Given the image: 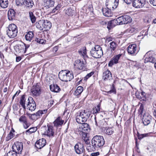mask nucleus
I'll return each mask as SVG.
<instances>
[{
	"mask_svg": "<svg viewBox=\"0 0 156 156\" xmlns=\"http://www.w3.org/2000/svg\"><path fill=\"white\" fill-rule=\"evenodd\" d=\"M44 20H40L36 23V27L40 30L44 29Z\"/></svg>",
	"mask_w": 156,
	"mask_h": 156,
	"instance_id": "29",
	"label": "nucleus"
},
{
	"mask_svg": "<svg viewBox=\"0 0 156 156\" xmlns=\"http://www.w3.org/2000/svg\"><path fill=\"white\" fill-rule=\"evenodd\" d=\"M24 5L27 7L31 8L34 5V2L32 0H24Z\"/></svg>",
	"mask_w": 156,
	"mask_h": 156,
	"instance_id": "31",
	"label": "nucleus"
},
{
	"mask_svg": "<svg viewBox=\"0 0 156 156\" xmlns=\"http://www.w3.org/2000/svg\"><path fill=\"white\" fill-rule=\"evenodd\" d=\"M105 133L108 135H111L113 133L112 129L111 128H108L106 129Z\"/></svg>",
	"mask_w": 156,
	"mask_h": 156,
	"instance_id": "44",
	"label": "nucleus"
},
{
	"mask_svg": "<svg viewBox=\"0 0 156 156\" xmlns=\"http://www.w3.org/2000/svg\"><path fill=\"white\" fill-rule=\"evenodd\" d=\"M83 87L82 86H80L78 87L74 92V94L76 96L80 95L83 92Z\"/></svg>",
	"mask_w": 156,
	"mask_h": 156,
	"instance_id": "32",
	"label": "nucleus"
},
{
	"mask_svg": "<svg viewBox=\"0 0 156 156\" xmlns=\"http://www.w3.org/2000/svg\"><path fill=\"white\" fill-rule=\"evenodd\" d=\"M23 124L24 128L25 129H27L30 125V123L28 122L27 121Z\"/></svg>",
	"mask_w": 156,
	"mask_h": 156,
	"instance_id": "54",
	"label": "nucleus"
},
{
	"mask_svg": "<svg viewBox=\"0 0 156 156\" xmlns=\"http://www.w3.org/2000/svg\"><path fill=\"white\" fill-rule=\"evenodd\" d=\"M29 117L32 119L33 120H36L38 119L36 113H34L32 114H30L29 115Z\"/></svg>",
	"mask_w": 156,
	"mask_h": 156,
	"instance_id": "47",
	"label": "nucleus"
},
{
	"mask_svg": "<svg viewBox=\"0 0 156 156\" xmlns=\"http://www.w3.org/2000/svg\"><path fill=\"white\" fill-rule=\"evenodd\" d=\"M43 134L49 138H52L55 135V130L52 126H47Z\"/></svg>",
	"mask_w": 156,
	"mask_h": 156,
	"instance_id": "7",
	"label": "nucleus"
},
{
	"mask_svg": "<svg viewBox=\"0 0 156 156\" xmlns=\"http://www.w3.org/2000/svg\"><path fill=\"white\" fill-rule=\"evenodd\" d=\"M50 88L51 91L56 93L58 92L61 90L57 84H55L51 85Z\"/></svg>",
	"mask_w": 156,
	"mask_h": 156,
	"instance_id": "25",
	"label": "nucleus"
},
{
	"mask_svg": "<svg viewBox=\"0 0 156 156\" xmlns=\"http://www.w3.org/2000/svg\"><path fill=\"white\" fill-rule=\"evenodd\" d=\"M0 5L3 8H7L8 5V0H0Z\"/></svg>",
	"mask_w": 156,
	"mask_h": 156,
	"instance_id": "33",
	"label": "nucleus"
},
{
	"mask_svg": "<svg viewBox=\"0 0 156 156\" xmlns=\"http://www.w3.org/2000/svg\"><path fill=\"white\" fill-rule=\"evenodd\" d=\"M35 41L39 44H43L44 43L45 41L43 39H38L37 38H36Z\"/></svg>",
	"mask_w": 156,
	"mask_h": 156,
	"instance_id": "52",
	"label": "nucleus"
},
{
	"mask_svg": "<svg viewBox=\"0 0 156 156\" xmlns=\"http://www.w3.org/2000/svg\"><path fill=\"white\" fill-rule=\"evenodd\" d=\"M46 140L44 138L40 139L36 143L35 146L38 149H41L44 147L46 144Z\"/></svg>",
	"mask_w": 156,
	"mask_h": 156,
	"instance_id": "20",
	"label": "nucleus"
},
{
	"mask_svg": "<svg viewBox=\"0 0 156 156\" xmlns=\"http://www.w3.org/2000/svg\"><path fill=\"white\" fill-rule=\"evenodd\" d=\"M24 0H16V3L17 5H22L24 4Z\"/></svg>",
	"mask_w": 156,
	"mask_h": 156,
	"instance_id": "48",
	"label": "nucleus"
},
{
	"mask_svg": "<svg viewBox=\"0 0 156 156\" xmlns=\"http://www.w3.org/2000/svg\"><path fill=\"white\" fill-rule=\"evenodd\" d=\"M44 29L45 30H48L50 29L51 27V22L48 20H44Z\"/></svg>",
	"mask_w": 156,
	"mask_h": 156,
	"instance_id": "27",
	"label": "nucleus"
},
{
	"mask_svg": "<svg viewBox=\"0 0 156 156\" xmlns=\"http://www.w3.org/2000/svg\"><path fill=\"white\" fill-rule=\"evenodd\" d=\"M34 36V33L32 31L28 32L25 35L26 40L28 41H31Z\"/></svg>",
	"mask_w": 156,
	"mask_h": 156,
	"instance_id": "28",
	"label": "nucleus"
},
{
	"mask_svg": "<svg viewBox=\"0 0 156 156\" xmlns=\"http://www.w3.org/2000/svg\"><path fill=\"white\" fill-rule=\"evenodd\" d=\"M28 100L30 101H29V103L27 104V108L31 111H34L36 109V106L35 101L31 97H29Z\"/></svg>",
	"mask_w": 156,
	"mask_h": 156,
	"instance_id": "17",
	"label": "nucleus"
},
{
	"mask_svg": "<svg viewBox=\"0 0 156 156\" xmlns=\"http://www.w3.org/2000/svg\"><path fill=\"white\" fill-rule=\"evenodd\" d=\"M96 148V147H95L93 146V144H92V145L91 146L89 144H88V145L87 144V146L86 147V149L88 152H91L95 150Z\"/></svg>",
	"mask_w": 156,
	"mask_h": 156,
	"instance_id": "38",
	"label": "nucleus"
},
{
	"mask_svg": "<svg viewBox=\"0 0 156 156\" xmlns=\"http://www.w3.org/2000/svg\"><path fill=\"white\" fill-rule=\"evenodd\" d=\"M79 53L81 55H82L84 58L86 57H87L86 55V48L85 47H83V48L81 49L79 51Z\"/></svg>",
	"mask_w": 156,
	"mask_h": 156,
	"instance_id": "35",
	"label": "nucleus"
},
{
	"mask_svg": "<svg viewBox=\"0 0 156 156\" xmlns=\"http://www.w3.org/2000/svg\"><path fill=\"white\" fill-rule=\"evenodd\" d=\"M19 121L20 122L23 123L27 121V119L25 116L22 115L19 119Z\"/></svg>",
	"mask_w": 156,
	"mask_h": 156,
	"instance_id": "46",
	"label": "nucleus"
},
{
	"mask_svg": "<svg viewBox=\"0 0 156 156\" xmlns=\"http://www.w3.org/2000/svg\"><path fill=\"white\" fill-rule=\"evenodd\" d=\"M24 46L25 48V50L24 51V53H25L27 49L30 46L28 45H26V44H24Z\"/></svg>",
	"mask_w": 156,
	"mask_h": 156,
	"instance_id": "61",
	"label": "nucleus"
},
{
	"mask_svg": "<svg viewBox=\"0 0 156 156\" xmlns=\"http://www.w3.org/2000/svg\"><path fill=\"white\" fill-rule=\"evenodd\" d=\"M12 148L13 151L17 154H21L23 148V144L22 142H17L13 145Z\"/></svg>",
	"mask_w": 156,
	"mask_h": 156,
	"instance_id": "8",
	"label": "nucleus"
},
{
	"mask_svg": "<svg viewBox=\"0 0 156 156\" xmlns=\"http://www.w3.org/2000/svg\"><path fill=\"white\" fill-rule=\"evenodd\" d=\"M151 120V116L148 113H146L143 115L142 122L144 125L147 126L150 123Z\"/></svg>",
	"mask_w": 156,
	"mask_h": 156,
	"instance_id": "18",
	"label": "nucleus"
},
{
	"mask_svg": "<svg viewBox=\"0 0 156 156\" xmlns=\"http://www.w3.org/2000/svg\"><path fill=\"white\" fill-rule=\"evenodd\" d=\"M120 56L121 55L120 54L114 56L112 59L109 62L108 64V66L111 67L114 64L117 63Z\"/></svg>",
	"mask_w": 156,
	"mask_h": 156,
	"instance_id": "23",
	"label": "nucleus"
},
{
	"mask_svg": "<svg viewBox=\"0 0 156 156\" xmlns=\"http://www.w3.org/2000/svg\"><path fill=\"white\" fill-rule=\"evenodd\" d=\"M145 60L147 62H149L153 63H155L156 61L155 58L152 56L145 57Z\"/></svg>",
	"mask_w": 156,
	"mask_h": 156,
	"instance_id": "40",
	"label": "nucleus"
},
{
	"mask_svg": "<svg viewBox=\"0 0 156 156\" xmlns=\"http://www.w3.org/2000/svg\"><path fill=\"white\" fill-rule=\"evenodd\" d=\"M7 34L10 38H14L16 36L18 33L17 27L14 24H10L6 30Z\"/></svg>",
	"mask_w": 156,
	"mask_h": 156,
	"instance_id": "5",
	"label": "nucleus"
},
{
	"mask_svg": "<svg viewBox=\"0 0 156 156\" xmlns=\"http://www.w3.org/2000/svg\"><path fill=\"white\" fill-rule=\"evenodd\" d=\"M17 154L13 150L12 151H9L7 154V156H17Z\"/></svg>",
	"mask_w": 156,
	"mask_h": 156,
	"instance_id": "51",
	"label": "nucleus"
},
{
	"mask_svg": "<svg viewBox=\"0 0 156 156\" xmlns=\"http://www.w3.org/2000/svg\"><path fill=\"white\" fill-rule=\"evenodd\" d=\"M66 13L68 16H72L73 15V10L70 8H69L66 10Z\"/></svg>",
	"mask_w": 156,
	"mask_h": 156,
	"instance_id": "50",
	"label": "nucleus"
},
{
	"mask_svg": "<svg viewBox=\"0 0 156 156\" xmlns=\"http://www.w3.org/2000/svg\"><path fill=\"white\" fill-rule=\"evenodd\" d=\"M118 25L117 19H114L108 22L107 28L110 30L116 25Z\"/></svg>",
	"mask_w": 156,
	"mask_h": 156,
	"instance_id": "24",
	"label": "nucleus"
},
{
	"mask_svg": "<svg viewBox=\"0 0 156 156\" xmlns=\"http://www.w3.org/2000/svg\"><path fill=\"white\" fill-rule=\"evenodd\" d=\"M21 59V57L18 56L16 58V61L17 62H19L20 61Z\"/></svg>",
	"mask_w": 156,
	"mask_h": 156,
	"instance_id": "63",
	"label": "nucleus"
},
{
	"mask_svg": "<svg viewBox=\"0 0 156 156\" xmlns=\"http://www.w3.org/2000/svg\"><path fill=\"white\" fill-rule=\"evenodd\" d=\"M74 66L80 70H85L86 67V62L85 61H81L78 59L76 61Z\"/></svg>",
	"mask_w": 156,
	"mask_h": 156,
	"instance_id": "14",
	"label": "nucleus"
},
{
	"mask_svg": "<svg viewBox=\"0 0 156 156\" xmlns=\"http://www.w3.org/2000/svg\"><path fill=\"white\" fill-rule=\"evenodd\" d=\"M145 3V0H134L133 2V5L135 8H140L144 7Z\"/></svg>",
	"mask_w": 156,
	"mask_h": 156,
	"instance_id": "16",
	"label": "nucleus"
},
{
	"mask_svg": "<svg viewBox=\"0 0 156 156\" xmlns=\"http://www.w3.org/2000/svg\"><path fill=\"white\" fill-rule=\"evenodd\" d=\"M55 3V0H46L44 4L45 7L50 8L53 6Z\"/></svg>",
	"mask_w": 156,
	"mask_h": 156,
	"instance_id": "30",
	"label": "nucleus"
},
{
	"mask_svg": "<svg viewBox=\"0 0 156 156\" xmlns=\"http://www.w3.org/2000/svg\"><path fill=\"white\" fill-rule=\"evenodd\" d=\"M24 45H19L16 46L15 48L16 51L19 53L23 52V51Z\"/></svg>",
	"mask_w": 156,
	"mask_h": 156,
	"instance_id": "37",
	"label": "nucleus"
},
{
	"mask_svg": "<svg viewBox=\"0 0 156 156\" xmlns=\"http://www.w3.org/2000/svg\"><path fill=\"white\" fill-rule=\"evenodd\" d=\"M127 51L129 55H135L138 52L136 44H133L129 45L127 47Z\"/></svg>",
	"mask_w": 156,
	"mask_h": 156,
	"instance_id": "10",
	"label": "nucleus"
},
{
	"mask_svg": "<svg viewBox=\"0 0 156 156\" xmlns=\"http://www.w3.org/2000/svg\"><path fill=\"white\" fill-rule=\"evenodd\" d=\"M116 19L118 25L127 24L132 21L131 18L127 15H124L120 16Z\"/></svg>",
	"mask_w": 156,
	"mask_h": 156,
	"instance_id": "6",
	"label": "nucleus"
},
{
	"mask_svg": "<svg viewBox=\"0 0 156 156\" xmlns=\"http://www.w3.org/2000/svg\"><path fill=\"white\" fill-rule=\"evenodd\" d=\"M97 120L98 123V126H100L102 125L103 122V116H101Z\"/></svg>",
	"mask_w": 156,
	"mask_h": 156,
	"instance_id": "45",
	"label": "nucleus"
},
{
	"mask_svg": "<svg viewBox=\"0 0 156 156\" xmlns=\"http://www.w3.org/2000/svg\"><path fill=\"white\" fill-rule=\"evenodd\" d=\"M37 130V127H33L27 130L26 131V133L27 135H30L35 132Z\"/></svg>",
	"mask_w": 156,
	"mask_h": 156,
	"instance_id": "36",
	"label": "nucleus"
},
{
	"mask_svg": "<svg viewBox=\"0 0 156 156\" xmlns=\"http://www.w3.org/2000/svg\"><path fill=\"white\" fill-rule=\"evenodd\" d=\"M91 114V112L87 110H84L82 112L77 113L76 118V122L80 124L85 122L89 118Z\"/></svg>",
	"mask_w": 156,
	"mask_h": 156,
	"instance_id": "2",
	"label": "nucleus"
},
{
	"mask_svg": "<svg viewBox=\"0 0 156 156\" xmlns=\"http://www.w3.org/2000/svg\"><path fill=\"white\" fill-rule=\"evenodd\" d=\"M149 2L153 5L156 6V0H149Z\"/></svg>",
	"mask_w": 156,
	"mask_h": 156,
	"instance_id": "57",
	"label": "nucleus"
},
{
	"mask_svg": "<svg viewBox=\"0 0 156 156\" xmlns=\"http://www.w3.org/2000/svg\"><path fill=\"white\" fill-rule=\"evenodd\" d=\"M101 104V103H99L98 105H97L95 107L93 108V114H94L97 113H99L101 112V108H100Z\"/></svg>",
	"mask_w": 156,
	"mask_h": 156,
	"instance_id": "34",
	"label": "nucleus"
},
{
	"mask_svg": "<svg viewBox=\"0 0 156 156\" xmlns=\"http://www.w3.org/2000/svg\"><path fill=\"white\" fill-rule=\"evenodd\" d=\"M28 99L29 97L28 98H26L25 95H23L20 98V103L24 109H26L25 105H26L27 107V104L29 103V101H30L28 100Z\"/></svg>",
	"mask_w": 156,
	"mask_h": 156,
	"instance_id": "19",
	"label": "nucleus"
},
{
	"mask_svg": "<svg viewBox=\"0 0 156 156\" xmlns=\"http://www.w3.org/2000/svg\"><path fill=\"white\" fill-rule=\"evenodd\" d=\"M102 79L104 81L110 80L112 79V73L108 69L104 71L102 75Z\"/></svg>",
	"mask_w": 156,
	"mask_h": 156,
	"instance_id": "15",
	"label": "nucleus"
},
{
	"mask_svg": "<svg viewBox=\"0 0 156 156\" xmlns=\"http://www.w3.org/2000/svg\"><path fill=\"white\" fill-rule=\"evenodd\" d=\"M106 41L109 42L110 41H111L112 40V38L109 36H107L105 37Z\"/></svg>",
	"mask_w": 156,
	"mask_h": 156,
	"instance_id": "58",
	"label": "nucleus"
},
{
	"mask_svg": "<svg viewBox=\"0 0 156 156\" xmlns=\"http://www.w3.org/2000/svg\"><path fill=\"white\" fill-rule=\"evenodd\" d=\"M93 72H91L87 75L84 78V80H87L93 74Z\"/></svg>",
	"mask_w": 156,
	"mask_h": 156,
	"instance_id": "55",
	"label": "nucleus"
},
{
	"mask_svg": "<svg viewBox=\"0 0 156 156\" xmlns=\"http://www.w3.org/2000/svg\"><path fill=\"white\" fill-rule=\"evenodd\" d=\"M117 47V44L115 42L112 41L110 43V48L111 50H108L106 52L107 55L109 57H111L114 54V51L116 50Z\"/></svg>",
	"mask_w": 156,
	"mask_h": 156,
	"instance_id": "13",
	"label": "nucleus"
},
{
	"mask_svg": "<svg viewBox=\"0 0 156 156\" xmlns=\"http://www.w3.org/2000/svg\"><path fill=\"white\" fill-rule=\"evenodd\" d=\"M74 149L76 152L78 154L83 153L85 151L83 144L80 142L77 143L75 145Z\"/></svg>",
	"mask_w": 156,
	"mask_h": 156,
	"instance_id": "12",
	"label": "nucleus"
},
{
	"mask_svg": "<svg viewBox=\"0 0 156 156\" xmlns=\"http://www.w3.org/2000/svg\"><path fill=\"white\" fill-rule=\"evenodd\" d=\"M82 124L80 125L78 128V130L79 132L81 133L83 135L85 136L87 134L88 130L89 129V125L86 123H82Z\"/></svg>",
	"mask_w": 156,
	"mask_h": 156,
	"instance_id": "11",
	"label": "nucleus"
},
{
	"mask_svg": "<svg viewBox=\"0 0 156 156\" xmlns=\"http://www.w3.org/2000/svg\"><path fill=\"white\" fill-rule=\"evenodd\" d=\"M31 92L34 96L36 97L39 96L41 93L40 84L37 83L35 85H33L31 89Z\"/></svg>",
	"mask_w": 156,
	"mask_h": 156,
	"instance_id": "9",
	"label": "nucleus"
},
{
	"mask_svg": "<svg viewBox=\"0 0 156 156\" xmlns=\"http://www.w3.org/2000/svg\"><path fill=\"white\" fill-rule=\"evenodd\" d=\"M94 120L95 122V125L96 126H98V120L96 119V116L94 117Z\"/></svg>",
	"mask_w": 156,
	"mask_h": 156,
	"instance_id": "62",
	"label": "nucleus"
},
{
	"mask_svg": "<svg viewBox=\"0 0 156 156\" xmlns=\"http://www.w3.org/2000/svg\"><path fill=\"white\" fill-rule=\"evenodd\" d=\"M29 17L31 22L34 23L35 22L36 20V18L32 12H29Z\"/></svg>",
	"mask_w": 156,
	"mask_h": 156,
	"instance_id": "39",
	"label": "nucleus"
},
{
	"mask_svg": "<svg viewBox=\"0 0 156 156\" xmlns=\"http://www.w3.org/2000/svg\"><path fill=\"white\" fill-rule=\"evenodd\" d=\"M127 4H130L131 3L133 0H123Z\"/></svg>",
	"mask_w": 156,
	"mask_h": 156,
	"instance_id": "59",
	"label": "nucleus"
},
{
	"mask_svg": "<svg viewBox=\"0 0 156 156\" xmlns=\"http://www.w3.org/2000/svg\"><path fill=\"white\" fill-rule=\"evenodd\" d=\"M119 0H106V8H103L102 9L103 14L105 16L109 17L110 10L112 8L113 9L117 8L119 4Z\"/></svg>",
	"mask_w": 156,
	"mask_h": 156,
	"instance_id": "1",
	"label": "nucleus"
},
{
	"mask_svg": "<svg viewBox=\"0 0 156 156\" xmlns=\"http://www.w3.org/2000/svg\"><path fill=\"white\" fill-rule=\"evenodd\" d=\"M61 5L59 4L54 9L52 10V13H55L56 11H58V10L61 8Z\"/></svg>",
	"mask_w": 156,
	"mask_h": 156,
	"instance_id": "53",
	"label": "nucleus"
},
{
	"mask_svg": "<svg viewBox=\"0 0 156 156\" xmlns=\"http://www.w3.org/2000/svg\"><path fill=\"white\" fill-rule=\"evenodd\" d=\"M15 13L14 11L11 9L9 10L8 13V19L9 20H12L15 18Z\"/></svg>",
	"mask_w": 156,
	"mask_h": 156,
	"instance_id": "26",
	"label": "nucleus"
},
{
	"mask_svg": "<svg viewBox=\"0 0 156 156\" xmlns=\"http://www.w3.org/2000/svg\"><path fill=\"white\" fill-rule=\"evenodd\" d=\"M90 54L91 55L94 57L96 58H100L103 55V51H97L91 50Z\"/></svg>",
	"mask_w": 156,
	"mask_h": 156,
	"instance_id": "21",
	"label": "nucleus"
},
{
	"mask_svg": "<svg viewBox=\"0 0 156 156\" xmlns=\"http://www.w3.org/2000/svg\"><path fill=\"white\" fill-rule=\"evenodd\" d=\"M58 49V46H55L53 48V51L56 52Z\"/></svg>",
	"mask_w": 156,
	"mask_h": 156,
	"instance_id": "64",
	"label": "nucleus"
},
{
	"mask_svg": "<svg viewBox=\"0 0 156 156\" xmlns=\"http://www.w3.org/2000/svg\"><path fill=\"white\" fill-rule=\"evenodd\" d=\"M59 79L62 81L67 82L70 81L73 78V73L69 71L63 70L59 73Z\"/></svg>",
	"mask_w": 156,
	"mask_h": 156,
	"instance_id": "3",
	"label": "nucleus"
},
{
	"mask_svg": "<svg viewBox=\"0 0 156 156\" xmlns=\"http://www.w3.org/2000/svg\"><path fill=\"white\" fill-rule=\"evenodd\" d=\"M146 134H138L137 135L138 138L139 139H142L143 138L146 136Z\"/></svg>",
	"mask_w": 156,
	"mask_h": 156,
	"instance_id": "56",
	"label": "nucleus"
},
{
	"mask_svg": "<svg viewBox=\"0 0 156 156\" xmlns=\"http://www.w3.org/2000/svg\"><path fill=\"white\" fill-rule=\"evenodd\" d=\"M64 120H62L61 117H58L54 122V126L57 127L62 126L63 124Z\"/></svg>",
	"mask_w": 156,
	"mask_h": 156,
	"instance_id": "22",
	"label": "nucleus"
},
{
	"mask_svg": "<svg viewBox=\"0 0 156 156\" xmlns=\"http://www.w3.org/2000/svg\"><path fill=\"white\" fill-rule=\"evenodd\" d=\"M99 152H96L92 153L91 154V156H97L99 155Z\"/></svg>",
	"mask_w": 156,
	"mask_h": 156,
	"instance_id": "60",
	"label": "nucleus"
},
{
	"mask_svg": "<svg viewBox=\"0 0 156 156\" xmlns=\"http://www.w3.org/2000/svg\"><path fill=\"white\" fill-rule=\"evenodd\" d=\"M47 110H39L36 113V114L38 118L40 117V116L42 114L45 113L47 112Z\"/></svg>",
	"mask_w": 156,
	"mask_h": 156,
	"instance_id": "41",
	"label": "nucleus"
},
{
	"mask_svg": "<svg viewBox=\"0 0 156 156\" xmlns=\"http://www.w3.org/2000/svg\"><path fill=\"white\" fill-rule=\"evenodd\" d=\"M14 135L13 133L12 132V131H11L8 134V136L6 137V139L7 141H8L13 137Z\"/></svg>",
	"mask_w": 156,
	"mask_h": 156,
	"instance_id": "43",
	"label": "nucleus"
},
{
	"mask_svg": "<svg viewBox=\"0 0 156 156\" xmlns=\"http://www.w3.org/2000/svg\"><path fill=\"white\" fill-rule=\"evenodd\" d=\"M82 135L83 140L84 141L86 144L88 145V144L90 143V141L88 137L86 136L87 134L85 136L83 135V134H82Z\"/></svg>",
	"mask_w": 156,
	"mask_h": 156,
	"instance_id": "42",
	"label": "nucleus"
},
{
	"mask_svg": "<svg viewBox=\"0 0 156 156\" xmlns=\"http://www.w3.org/2000/svg\"><path fill=\"white\" fill-rule=\"evenodd\" d=\"M91 50L97 51H103L102 48L99 45H95L94 47Z\"/></svg>",
	"mask_w": 156,
	"mask_h": 156,
	"instance_id": "49",
	"label": "nucleus"
},
{
	"mask_svg": "<svg viewBox=\"0 0 156 156\" xmlns=\"http://www.w3.org/2000/svg\"><path fill=\"white\" fill-rule=\"evenodd\" d=\"M105 141L103 137L101 136L96 135L91 140L92 144L96 148L101 147L105 144Z\"/></svg>",
	"mask_w": 156,
	"mask_h": 156,
	"instance_id": "4",
	"label": "nucleus"
}]
</instances>
